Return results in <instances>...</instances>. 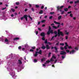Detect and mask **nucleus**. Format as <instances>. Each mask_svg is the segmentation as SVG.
Returning <instances> with one entry per match:
<instances>
[{
	"label": "nucleus",
	"instance_id": "f257e3e1",
	"mask_svg": "<svg viewBox=\"0 0 79 79\" xmlns=\"http://www.w3.org/2000/svg\"><path fill=\"white\" fill-rule=\"evenodd\" d=\"M65 45L64 47V48L66 50V51L67 53H69V54H70V55H73V54H74L76 52V51L74 50V49L73 48L71 47V46H68L67 43H65ZM66 47H68V48L69 49H71V50L70 51L69 50H66L68 49V48Z\"/></svg>",
	"mask_w": 79,
	"mask_h": 79
},
{
	"label": "nucleus",
	"instance_id": "f03ea898",
	"mask_svg": "<svg viewBox=\"0 0 79 79\" xmlns=\"http://www.w3.org/2000/svg\"><path fill=\"white\" fill-rule=\"evenodd\" d=\"M7 69L8 71H9L10 74L11 76H12L13 78L15 79V78L17 77V76L15 75V72L11 68H10V67H7Z\"/></svg>",
	"mask_w": 79,
	"mask_h": 79
},
{
	"label": "nucleus",
	"instance_id": "7ed1b4c3",
	"mask_svg": "<svg viewBox=\"0 0 79 79\" xmlns=\"http://www.w3.org/2000/svg\"><path fill=\"white\" fill-rule=\"evenodd\" d=\"M54 59H56V56H55V55L53 54L52 55V58L50 60V61L49 60L47 61L46 62V63H49L50 61H54Z\"/></svg>",
	"mask_w": 79,
	"mask_h": 79
},
{
	"label": "nucleus",
	"instance_id": "20e7f679",
	"mask_svg": "<svg viewBox=\"0 0 79 79\" xmlns=\"http://www.w3.org/2000/svg\"><path fill=\"white\" fill-rule=\"evenodd\" d=\"M63 7H64V6H58L57 7V8L58 11H60V12H61V15H63L64 14V11H62L61 9H62V8H63Z\"/></svg>",
	"mask_w": 79,
	"mask_h": 79
},
{
	"label": "nucleus",
	"instance_id": "39448f33",
	"mask_svg": "<svg viewBox=\"0 0 79 79\" xmlns=\"http://www.w3.org/2000/svg\"><path fill=\"white\" fill-rule=\"evenodd\" d=\"M66 52L64 51H61L60 54L64 55L62 56V59H64L65 57H66Z\"/></svg>",
	"mask_w": 79,
	"mask_h": 79
},
{
	"label": "nucleus",
	"instance_id": "423d86ee",
	"mask_svg": "<svg viewBox=\"0 0 79 79\" xmlns=\"http://www.w3.org/2000/svg\"><path fill=\"white\" fill-rule=\"evenodd\" d=\"M57 34L58 37H60V35L63 36L64 35V33L62 31H60V29H58L57 31Z\"/></svg>",
	"mask_w": 79,
	"mask_h": 79
},
{
	"label": "nucleus",
	"instance_id": "0eeeda50",
	"mask_svg": "<svg viewBox=\"0 0 79 79\" xmlns=\"http://www.w3.org/2000/svg\"><path fill=\"white\" fill-rule=\"evenodd\" d=\"M38 53L40 55L42 54V50H40V52H36L35 54H33V56L35 57H36L37 55H38Z\"/></svg>",
	"mask_w": 79,
	"mask_h": 79
},
{
	"label": "nucleus",
	"instance_id": "6e6552de",
	"mask_svg": "<svg viewBox=\"0 0 79 79\" xmlns=\"http://www.w3.org/2000/svg\"><path fill=\"white\" fill-rule=\"evenodd\" d=\"M27 17H29V18H30V19H31V20H32V18L30 16V15L28 16L27 15H25L23 16V17L24 18H25L26 21H27Z\"/></svg>",
	"mask_w": 79,
	"mask_h": 79
},
{
	"label": "nucleus",
	"instance_id": "1a4fd4ad",
	"mask_svg": "<svg viewBox=\"0 0 79 79\" xmlns=\"http://www.w3.org/2000/svg\"><path fill=\"white\" fill-rule=\"evenodd\" d=\"M54 33L55 34V36H54L52 37L51 40H50V41H51V40H53V39H54V38L56 37L58 35V34H57V31H55L54 32Z\"/></svg>",
	"mask_w": 79,
	"mask_h": 79
},
{
	"label": "nucleus",
	"instance_id": "9d476101",
	"mask_svg": "<svg viewBox=\"0 0 79 79\" xmlns=\"http://www.w3.org/2000/svg\"><path fill=\"white\" fill-rule=\"evenodd\" d=\"M22 47V50H23V51H24V50L25 49V48H26V47H28V44H24L23 46ZM24 47H25V48H24Z\"/></svg>",
	"mask_w": 79,
	"mask_h": 79
},
{
	"label": "nucleus",
	"instance_id": "9b49d317",
	"mask_svg": "<svg viewBox=\"0 0 79 79\" xmlns=\"http://www.w3.org/2000/svg\"><path fill=\"white\" fill-rule=\"evenodd\" d=\"M4 43L6 44H9V42L8 41V40L7 39H5Z\"/></svg>",
	"mask_w": 79,
	"mask_h": 79
},
{
	"label": "nucleus",
	"instance_id": "f8f14e48",
	"mask_svg": "<svg viewBox=\"0 0 79 79\" xmlns=\"http://www.w3.org/2000/svg\"><path fill=\"white\" fill-rule=\"evenodd\" d=\"M50 33H51V34H53V30H51V31H48L47 32V34L48 35H49Z\"/></svg>",
	"mask_w": 79,
	"mask_h": 79
},
{
	"label": "nucleus",
	"instance_id": "ddd939ff",
	"mask_svg": "<svg viewBox=\"0 0 79 79\" xmlns=\"http://www.w3.org/2000/svg\"><path fill=\"white\" fill-rule=\"evenodd\" d=\"M18 63L19 64V65H20V64H22V61H21V60H18Z\"/></svg>",
	"mask_w": 79,
	"mask_h": 79
},
{
	"label": "nucleus",
	"instance_id": "4468645a",
	"mask_svg": "<svg viewBox=\"0 0 79 79\" xmlns=\"http://www.w3.org/2000/svg\"><path fill=\"white\" fill-rule=\"evenodd\" d=\"M4 39H5L3 36H2V37H0V40L1 41H3Z\"/></svg>",
	"mask_w": 79,
	"mask_h": 79
},
{
	"label": "nucleus",
	"instance_id": "2eb2a0df",
	"mask_svg": "<svg viewBox=\"0 0 79 79\" xmlns=\"http://www.w3.org/2000/svg\"><path fill=\"white\" fill-rule=\"evenodd\" d=\"M60 27V25H58V26H57V27H56L55 26H52V27H53V28H54V29H57V28L58 27Z\"/></svg>",
	"mask_w": 79,
	"mask_h": 79
},
{
	"label": "nucleus",
	"instance_id": "dca6fc26",
	"mask_svg": "<svg viewBox=\"0 0 79 79\" xmlns=\"http://www.w3.org/2000/svg\"><path fill=\"white\" fill-rule=\"evenodd\" d=\"M41 35L43 36V37H44L45 36V33L44 32L41 33Z\"/></svg>",
	"mask_w": 79,
	"mask_h": 79
},
{
	"label": "nucleus",
	"instance_id": "f3484780",
	"mask_svg": "<svg viewBox=\"0 0 79 79\" xmlns=\"http://www.w3.org/2000/svg\"><path fill=\"white\" fill-rule=\"evenodd\" d=\"M46 58H43V59H41V61H42V62H43V61H45V60H46Z\"/></svg>",
	"mask_w": 79,
	"mask_h": 79
},
{
	"label": "nucleus",
	"instance_id": "a211bd4d",
	"mask_svg": "<svg viewBox=\"0 0 79 79\" xmlns=\"http://www.w3.org/2000/svg\"><path fill=\"white\" fill-rule=\"evenodd\" d=\"M54 48H55V50H56V51L55 52H56V53H57L58 50H57V48H56V47H54Z\"/></svg>",
	"mask_w": 79,
	"mask_h": 79
},
{
	"label": "nucleus",
	"instance_id": "6ab92c4d",
	"mask_svg": "<svg viewBox=\"0 0 79 79\" xmlns=\"http://www.w3.org/2000/svg\"><path fill=\"white\" fill-rule=\"evenodd\" d=\"M54 23H55V24H60V23L58 22H57L55 21L54 22Z\"/></svg>",
	"mask_w": 79,
	"mask_h": 79
},
{
	"label": "nucleus",
	"instance_id": "aec40b11",
	"mask_svg": "<svg viewBox=\"0 0 79 79\" xmlns=\"http://www.w3.org/2000/svg\"><path fill=\"white\" fill-rule=\"evenodd\" d=\"M19 38L18 37H16L14 39V40H19Z\"/></svg>",
	"mask_w": 79,
	"mask_h": 79
},
{
	"label": "nucleus",
	"instance_id": "412c9836",
	"mask_svg": "<svg viewBox=\"0 0 79 79\" xmlns=\"http://www.w3.org/2000/svg\"><path fill=\"white\" fill-rule=\"evenodd\" d=\"M33 62L34 63H37V60L36 59H34L33 61Z\"/></svg>",
	"mask_w": 79,
	"mask_h": 79
},
{
	"label": "nucleus",
	"instance_id": "4be33fe9",
	"mask_svg": "<svg viewBox=\"0 0 79 79\" xmlns=\"http://www.w3.org/2000/svg\"><path fill=\"white\" fill-rule=\"evenodd\" d=\"M45 48H46V47L45 46H43L42 47H41V48H42V49H43L44 50V49H45Z\"/></svg>",
	"mask_w": 79,
	"mask_h": 79
},
{
	"label": "nucleus",
	"instance_id": "5701e85b",
	"mask_svg": "<svg viewBox=\"0 0 79 79\" xmlns=\"http://www.w3.org/2000/svg\"><path fill=\"white\" fill-rule=\"evenodd\" d=\"M74 49H75V50H79V48L78 47H75L74 48Z\"/></svg>",
	"mask_w": 79,
	"mask_h": 79
},
{
	"label": "nucleus",
	"instance_id": "b1692460",
	"mask_svg": "<svg viewBox=\"0 0 79 79\" xmlns=\"http://www.w3.org/2000/svg\"><path fill=\"white\" fill-rule=\"evenodd\" d=\"M39 14H42L43 13V10H41L40 12H39Z\"/></svg>",
	"mask_w": 79,
	"mask_h": 79
},
{
	"label": "nucleus",
	"instance_id": "393cba45",
	"mask_svg": "<svg viewBox=\"0 0 79 79\" xmlns=\"http://www.w3.org/2000/svg\"><path fill=\"white\" fill-rule=\"evenodd\" d=\"M61 16H60L58 17V19L60 20V19H61Z\"/></svg>",
	"mask_w": 79,
	"mask_h": 79
},
{
	"label": "nucleus",
	"instance_id": "a878e982",
	"mask_svg": "<svg viewBox=\"0 0 79 79\" xmlns=\"http://www.w3.org/2000/svg\"><path fill=\"white\" fill-rule=\"evenodd\" d=\"M46 48H47V49H49V48H50V47L47 45H46Z\"/></svg>",
	"mask_w": 79,
	"mask_h": 79
},
{
	"label": "nucleus",
	"instance_id": "bb28decb",
	"mask_svg": "<svg viewBox=\"0 0 79 79\" xmlns=\"http://www.w3.org/2000/svg\"><path fill=\"white\" fill-rule=\"evenodd\" d=\"M68 8H64V10L65 11H68Z\"/></svg>",
	"mask_w": 79,
	"mask_h": 79
},
{
	"label": "nucleus",
	"instance_id": "cd10ccee",
	"mask_svg": "<svg viewBox=\"0 0 79 79\" xmlns=\"http://www.w3.org/2000/svg\"><path fill=\"white\" fill-rule=\"evenodd\" d=\"M54 13H55V12H51L50 13V14L51 15H53V14H54Z\"/></svg>",
	"mask_w": 79,
	"mask_h": 79
},
{
	"label": "nucleus",
	"instance_id": "c85d7f7f",
	"mask_svg": "<svg viewBox=\"0 0 79 79\" xmlns=\"http://www.w3.org/2000/svg\"><path fill=\"white\" fill-rule=\"evenodd\" d=\"M79 1H77L75 2V4L78 3H79Z\"/></svg>",
	"mask_w": 79,
	"mask_h": 79
},
{
	"label": "nucleus",
	"instance_id": "c756f323",
	"mask_svg": "<svg viewBox=\"0 0 79 79\" xmlns=\"http://www.w3.org/2000/svg\"><path fill=\"white\" fill-rule=\"evenodd\" d=\"M60 45H62V46H64V44L63 43H60Z\"/></svg>",
	"mask_w": 79,
	"mask_h": 79
},
{
	"label": "nucleus",
	"instance_id": "7c9ffc66",
	"mask_svg": "<svg viewBox=\"0 0 79 79\" xmlns=\"http://www.w3.org/2000/svg\"><path fill=\"white\" fill-rule=\"evenodd\" d=\"M51 55V52H49V53L48 55V57H50V55Z\"/></svg>",
	"mask_w": 79,
	"mask_h": 79
},
{
	"label": "nucleus",
	"instance_id": "2f4dec72",
	"mask_svg": "<svg viewBox=\"0 0 79 79\" xmlns=\"http://www.w3.org/2000/svg\"><path fill=\"white\" fill-rule=\"evenodd\" d=\"M60 49L62 50H64V48L63 47H60Z\"/></svg>",
	"mask_w": 79,
	"mask_h": 79
},
{
	"label": "nucleus",
	"instance_id": "473e14b6",
	"mask_svg": "<svg viewBox=\"0 0 79 79\" xmlns=\"http://www.w3.org/2000/svg\"><path fill=\"white\" fill-rule=\"evenodd\" d=\"M51 27H50V26L49 27V31H51Z\"/></svg>",
	"mask_w": 79,
	"mask_h": 79
},
{
	"label": "nucleus",
	"instance_id": "72a5a7b5",
	"mask_svg": "<svg viewBox=\"0 0 79 79\" xmlns=\"http://www.w3.org/2000/svg\"><path fill=\"white\" fill-rule=\"evenodd\" d=\"M53 18V16H51L49 17V19H52V18Z\"/></svg>",
	"mask_w": 79,
	"mask_h": 79
},
{
	"label": "nucleus",
	"instance_id": "f704fd0d",
	"mask_svg": "<svg viewBox=\"0 0 79 79\" xmlns=\"http://www.w3.org/2000/svg\"><path fill=\"white\" fill-rule=\"evenodd\" d=\"M42 65H43V67H44V68H45V66H46L44 64H43Z\"/></svg>",
	"mask_w": 79,
	"mask_h": 79
},
{
	"label": "nucleus",
	"instance_id": "c9c22d12",
	"mask_svg": "<svg viewBox=\"0 0 79 79\" xmlns=\"http://www.w3.org/2000/svg\"><path fill=\"white\" fill-rule=\"evenodd\" d=\"M11 11H13V12H14L15 11V9H11Z\"/></svg>",
	"mask_w": 79,
	"mask_h": 79
},
{
	"label": "nucleus",
	"instance_id": "e433bc0d",
	"mask_svg": "<svg viewBox=\"0 0 79 79\" xmlns=\"http://www.w3.org/2000/svg\"><path fill=\"white\" fill-rule=\"evenodd\" d=\"M47 43H48L47 40H45V44H47Z\"/></svg>",
	"mask_w": 79,
	"mask_h": 79
},
{
	"label": "nucleus",
	"instance_id": "4c0bfd02",
	"mask_svg": "<svg viewBox=\"0 0 79 79\" xmlns=\"http://www.w3.org/2000/svg\"><path fill=\"white\" fill-rule=\"evenodd\" d=\"M57 62V60H56L54 61V63H53V64L56 63Z\"/></svg>",
	"mask_w": 79,
	"mask_h": 79
},
{
	"label": "nucleus",
	"instance_id": "58836bf2",
	"mask_svg": "<svg viewBox=\"0 0 79 79\" xmlns=\"http://www.w3.org/2000/svg\"><path fill=\"white\" fill-rule=\"evenodd\" d=\"M45 22V20H43L41 21L42 23H44V22Z\"/></svg>",
	"mask_w": 79,
	"mask_h": 79
},
{
	"label": "nucleus",
	"instance_id": "ea45409f",
	"mask_svg": "<svg viewBox=\"0 0 79 79\" xmlns=\"http://www.w3.org/2000/svg\"><path fill=\"white\" fill-rule=\"evenodd\" d=\"M6 7L2 8V10H5V9H6Z\"/></svg>",
	"mask_w": 79,
	"mask_h": 79
},
{
	"label": "nucleus",
	"instance_id": "a19ab883",
	"mask_svg": "<svg viewBox=\"0 0 79 79\" xmlns=\"http://www.w3.org/2000/svg\"><path fill=\"white\" fill-rule=\"evenodd\" d=\"M31 10L32 11H34V8H31Z\"/></svg>",
	"mask_w": 79,
	"mask_h": 79
},
{
	"label": "nucleus",
	"instance_id": "79ce46f5",
	"mask_svg": "<svg viewBox=\"0 0 79 79\" xmlns=\"http://www.w3.org/2000/svg\"><path fill=\"white\" fill-rule=\"evenodd\" d=\"M42 40H45V38H44V37H43L42 38Z\"/></svg>",
	"mask_w": 79,
	"mask_h": 79
},
{
	"label": "nucleus",
	"instance_id": "37998d69",
	"mask_svg": "<svg viewBox=\"0 0 79 79\" xmlns=\"http://www.w3.org/2000/svg\"><path fill=\"white\" fill-rule=\"evenodd\" d=\"M36 8H39V5H36Z\"/></svg>",
	"mask_w": 79,
	"mask_h": 79
},
{
	"label": "nucleus",
	"instance_id": "c03bdc74",
	"mask_svg": "<svg viewBox=\"0 0 79 79\" xmlns=\"http://www.w3.org/2000/svg\"><path fill=\"white\" fill-rule=\"evenodd\" d=\"M70 17H73V14H71L70 15Z\"/></svg>",
	"mask_w": 79,
	"mask_h": 79
},
{
	"label": "nucleus",
	"instance_id": "a18cd8bd",
	"mask_svg": "<svg viewBox=\"0 0 79 79\" xmlns=\"http://www.w3.org/2000/svg\"><path fill=\"white\" fill-rule=\"evenodd\" d=\"M30 52H33L34 50L32 49H31L30 50Z\"/></svg>",
	"mask_w": 79,
	"mask_h": 79
},
{
	"label": "nucleus",
	"instance_id": "49530a36",
	"mask_svg": "<svg viewBox=\"0 0 79 79\" xmlns=\"http://www.w3.org/2000/svg\"><path fill=\"white\" fill-rule=\"evenodd\" d=\"M16 4L17 5H19V2H16Z\"/></svg>",
	"mask_w": 79,
	"mask_h": 79
},
{
	"label": "nucleus",
	"instance_id": "de8ad7c7",
	"mask_svg": "<svg viewBox=\"0 0 79 79\" xmlns=\"http://www.w3.org/2000/svg\"><path fill=\"white\" fill-rule=\"evenodd\" d=\"M44 8V6H42L41 7V9H43V8Z\"/></svg>",
	"mask_w": 79,
	"mask_h": 79
},
{
	"label": "nucleus",
	"instance_id": "09e8293b",
	"mask_svg": "<svg viewBox=\"0 0 79 79\" xmlns=\"http://www.w3.org/2000/svg\"><path fill=\"white\" fill-rule=\"evenodd\" d=\"M35 32H36V35H37V34H38V31H35Z\"/></svg>",
	"mask_w": 79,
	"mask_h": 79
},
{
	"label": "nucleus",
	"instance_id": "8fccbe9b",
	"mask_svg": "<svg viewBox=\"0 0 79 79\" xmlns=\"http://www.w3.org/2000/svg\"><path fill=\"white\" fill-rule=\"evenodd\" d=\"M73 3V1H71V2H70V4H72V3Z\"/></svg>",
	"mask_w": 79,
	"mask_h": 79
},
{
	"label": "nucleus",
	"instance_id": "3c124183",
	"mask_svg": "<svg viewBox=\"0 0 79 79\" xmlns=\"http://www.w3.org/2000/svg\"><path fill=\"white\" fill-rule=\"evenodd\" d=\"M32 49H35V47H32Z\"/></svg>",
	"mask_w": 79,
	"mask_h": 79
},
{
	"label": "nucleus",
	"instance_id": "603ef678",
	"mask_svg": "<svg viewBox=\"0 0 79 79\" xmlns=\"http://www.w3.org/2000/svg\"><path fill=\"white\" fill-rule=\"evenodd\" d=\"M18 48L19 49H21V46L19 47H18Z\"/></svg>",
	"mask_w": 79,
	"mask_h": 79
},
{
	"label": "nucleus",
	"instance_id": "864d4df0",
	"mask_svg": "<svg viewBox=\"0 0 79 79\" xmlns=\"http://www.w3.org/2000/svg\"><path fill=\"white\" fill-rule=\"evenodd\" d=\"M68 36H66V37H65V38H66V39H68Z\"/></svg>",
	"mask_w": 79,
	"mask_h": 79
},
{
	"label": "nucleus",
	"instance_id": "5fc2aeb1",
	"mask_svg": "<svg viewBox=\"0 0 79 79\" xmlns=\"http://www.w3.org/2000/svg\"><path fill=\"white\" fill-rule=\"evenodd\" d=\"M23 19H24L23 17H22L21 18V20H23Z\"/></svg>",
	"mask_w": 79,
	"mask_h": 79
},
{
	"label": "nucleus",
	"instance_id": "6e6d98bb",
	"mask_svg": "<svg viewBox=\"0 0 79 79\" xmlns=\"http://www.w3.org/2000/svg\"><path fill=\"white\" fill-rule=\"evenodd\" d=\"M11 17H13V16H14V15L13 14H11Z\"/></svg>",
	"mask_w": 79,
	"mask_h": 79
},
{
	"label": "nucleus",
	"instance_id": "4d7b16f0",
	"mask_svg": "<svg viewBox=\"0 0 79 79\" xmlns=\"http://www.w3.org/2000/svg\"><path fill=\"white\" fill-rule=\"evenodd\" d=\"M47 18V16L46 15L44 16V18H45V19H46V18Z\"/></svg>",
	"mask_w": 79,
	"mask_h": 79
},
{
	"label": "nucleus",
	"instance_id": "13d9d810",
	"mask_svg": "<svg viewBox=\"0 0 79 79\" xmlns=\"http://www.w3.org/2000/svg\"><path fill=\"white\" fill-rule=\"evenodd\" d=\"M48 44H49V45H51V44H52V43H50V42H49L48 43Z\"/></svg>",
	"mask_w": 79,
	"mask_h": 79
},
{
	"label": "nucleus",
	"instance_id": "bf43d9fd",
	"mask_svg": "<svg viewBox=\"0 0 79 79\" xmlns=\"http://www.w3.org/2000/svg\"><path fill=\"white\" fill-rule=\"evenodd\" d=\"M27 11V9H25V11Z\"/></svg>",
	"mask_w": 79,
	"mask_h": 79
},
{
	"label": "nucleus",
	"instance_id": "052dcab7",
	"mask_svg": "<svg viewBox=\"0 0 79 79\" xmlns=\"http://www.w3.org/2000/svg\"><path fill=\"white\" fill-rule=\"evenodd\" d=\"M59 44V42H58V43L56 44V45H58Z\"/></svg>",
	"mask_w": 79,
	"mask_h": 79
},
{
	"label": "nucleus",
	"instance_id": "680f3d73",
	"mask_svg": "<svg viewBox=\"0 0 79 79\" xmlns=\"http://www.w3.org/2000/svg\"><path fill=\"white\" fill-rule=\"evenodd\" d=\"M68 14H69V13H71V11L68 12Z\"/></svg>",
	"mask_w": 79,
	"mask_h": 79
},
{
	"label": "nucleus",
	"instance_id": "e2e57ef3",
	"mask_svg": "<svg viewBox=\"0 0 79 79\" xmlns=\"http://www.w3.org/2000/svg\"><path fill=\"white\" fill-rule=\"evenodd\" d=\"M38 30H39V31H42V30L41 29H40V28H39Z\"/></svg>",
	"mask_w": 79,
	"mask_h": 79
},
{
	"label": "nucleus",
	"instance_id": "0e129e2a",
	"mask_svg": "<svg viewBox=\"0 0 79 79\" xmlns=\"http://www.w3.org/2000/svg\"><path fill=\"white\" fill-rule=\"evenodd\" d=\"M50 10H51V11H52L53 10V8H50Z\"/></svg>",
	"mask_w": 79,
	"mask_h": 79
},
{
	"label": "nucleus",
	"instance_id": "69168bd1",
	"mask_svg": "<svg viewBox=\"0 0 79 79\" xmlns=\"http://www.w3.org/2000/svg\"><path fill=\"white\" fill-rule=\"evenodd\" d=\"M5 31L6 33H8V31L6 30Z\"/></svg>",
	"mask_w": 79,
	"mask_h": 79
},
{
	"label": "nucleus",
	"instance_id": "338daca9",
	"mask_svg": "<svg viewBox=\"0 0 79 79\" xmlns=\"http://www.w3.org/2000/svg\"><path fill=\"white\" fill-rule=\"evenodd\" d=\"M69 34V33L68 32L66 33V35H68Z\"/></svg>",
	"mask_w": 79,
	"mask_h": 79
},
{
	"label": "nucleus",
	"instance_id": "774afa93",
	"mask_svg": "<svg viewBox=\"0 0 79 79\" xmlns=\"http://www.w3.org/2000/svg\"><path fill=\"white\" fill-rule=\"evenodd\" d=\"M71 8V6H69L68 7V8Z\"/></svg>",
	"mask_w": 79,
	"mask_h": 79
}]
</instances>
